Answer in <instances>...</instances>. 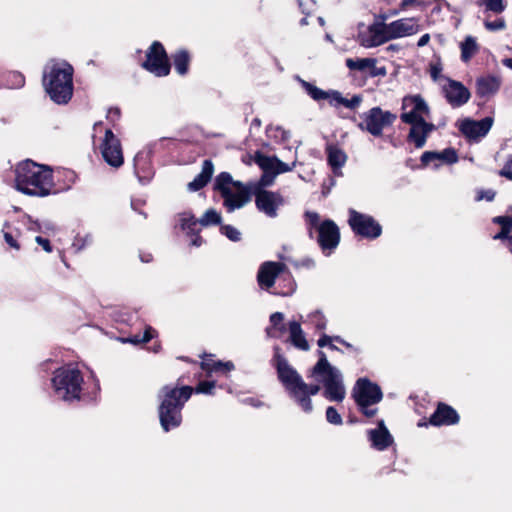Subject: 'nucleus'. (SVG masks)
Masks as SVG:
<instances>
[{"instance_id":"nucleus-57","label":"nucleus","mask_w":512,"mask_h":512,"mask_svg":"<svg viewBox=\"0 0 512 512\" xmlns=\"http://www.w3.org/2000/svg\"><path fill=\"white\" fill-rule=\"evenodd\" d=\"M332 342V336H329L327 334H322L320 338L317 340V345L320 348H323L325 346H328Z\"/></svg>"},{"instance_id":"nucleus-47","label":"nucleus","mask_w":512,"mask_h":512,"mask_svg":"<svg viewBox=\"0 0 512 512\" xmlns=\"http://www.w3.org/2000/svg\"><path fill=\"white\" fill-rule=\"evenodd\" d=\"M274 178L273 173H263L258 183L252 184L249 188L260 187L264 189V187L270 186L273 183Z\"/></svg>"},{"instance_id":"nucleus-40","label":"nucleus","mask_w":512,"mask_h":512,"mask_svg":"<svg viewBox=\"0 0 512 512\" xmlns=\"http://www.w3.org/2000/svg\"><path fill=\"white\" fill-rule=\"evenodd\" d=\"M276 157L258 155L257 164L263 170V173H274Z\"/></svg>"},{"instance_id":"nucleus-2","label":"nucleus","mask_w":512,"mask_h":512,"mask_svg":"<svg viewBox=\"0 0 512 512\" xmlns=\"http://www.w3.org/2000/svg\"><path fill=\"white\" fill-rule=\"evenodd\" d=\"M179 377L175 384L164 385L158 393V416L165 432L178 428L183 420L182 410L193 394V387L183 384Z\"/></svg>"},{"instance_id":"nucleus-28","label":"nucleus","mask_w":512,"mask_h":512,"mask_svg":"<svg viewBox=\"0 0 512 512\" xmlns=\"http://www.w3.org/2000/svg\"><path fill=\"white\" fill-rule=\"evenodd\" d=\"M296 288V283L287 266L285 265V269L279 275L278 280L276 281V286L272 291V294L279 296H289L291 295Z\"/></svg>"},{"instance_id":"nucleus-4","label":"nucleus","mask_w":512,"mask_h":512,"mask_svg":"<svg viewBox=\"0 0 512 512\" xmlns=\"http://www.w3.org/2000/svg\"><path fill=\"white\" fill-rule=\"evenodd\" d=\"M74 68L67 61L50 60L44 67L42 84L50 99L58 105H66L73 97Z\"/></svg>"},{"instance_id":"nucleus-38","label":"nucleus","mask_w":512,"mask_h":512,"mask_svg":"<svg viewBox=\"0 0 512 512\" xmlns=\"http://www.w3.org/2000/svg\"><path fill=\"white\" fill-rule=\"evenodd\" d=\"M234 182L232 176L228 172H221L217 175L214 183V189L219 191L221 196L225 194V191H229L232 188L230 185L234 187Z\"/></svg>"},{"instance_id":"nucleus-55","label":"nucleus","mask_w":512,"mask_h":512,"mask_svg":"<svg viewBox=\"0 0 512 512\" xmlns=\"http://www.w3.org/2000/svg\"><path fill=\"white\" fill-rule=\"evenodd\" d=\"M4 239L10 247L15 248L17 250L20 249V245L10 232H4Z\"/></svg>"},{"instance_id":"nucleus-42","label":"nucleus","mask_w":512,"mask_h":512,"mask_svg":"<svg viewBox=\"0 0 512 512\" xmlns=\"http://www.w3.org/2000/svg\"><path fill=\"white\" fill-rule=\"evenodd\" d=\"M214 388V381H201L195 388H193V393L212 395Z\"/></svg>"},{"instance_id":"nucleus-11","label":"nucleus","mask_w":512,"mask_h":512,"mask_svg":"<svg viewBox=\"0 0 512 512\" xmlns=\"http://www.w3.org/2000/svg\"><path fill=\"white\" fill-rule=\"evenodd\" d=\"M142 67L157 77H164L170 73L171 65L162 43L154 41L146 52V59Z\"/></svg>"},{"instance_id":"nucleus-7","label":"nucleus","mask_w":512,"mask_h":512,"mask_svg":"<svg viewBox=\"0 0 512 512\" xmlns=\"http://www.w3.org/2000/svg\"><path fill=\"white\" fill-rule=\"evenodd\" d=\"M352 397L360 412L365 417L372 418L375 416L377 409L370 408V406L379 403L383 398V394L381 388L376 383L371 382L367 378H360L353 388Z\"/></svg>"},{"instance_id":"nucleus-20","label":"nucleus","mask_w":512,"mask_h":512,"mask_svg":"<svg viewBox=\"0 0 512 512\" xmlns=\"http://www.w3.org/2000/svg\"><path fill=\"white\" fill-rule=\"evenodd\" d=\"M492 125L491 117L481 120L465 119L460 124L459 130L467 139L477 142L488 134Z\"/></svg>"},{"instance_id":"nucleus-9","label":"nucleus","mask_w":512,"mask_h":512,"mask_svg":"<svg viewBox=\"0 0 512 512\" xmlns=\"http://www.w3.org/2000/svg\"><path fill=\"white\" fill-rule=\"evenodd\" d=\"M348 215V225L356 236L375 240L382 234V226L371 215L352 208L349 209Z\"/></svg>"},{"instance_id":"nucleus-36","label":"nucleus","mask_w":512,"mask_h":512,"mask_svg":"<svg viewBox=\"0 0 512 512\" xmlns=\"http://www.w3.org/2000/svg\"><path fill=\"white\" fill-rule=\"evenodd\" d=\"M476 4L484 7L486 12L496 15L503 13L507 8V0H477Z\"/></svg>"},{"instance_id":"nucleus-60","label":"nucleus","mask_w":512,"mask_h":512,"mask_svg":"<svg viewBox=\"0 0 512 512\" xmlns=\"http://www.w3.org/2000/svg\"><path fill=\"white\" fill-rule=\"evenodd\" d=\"M416 0H402L400 3V9L406 10L410 5L414 4Z\"/></svg>"},{"instance_id":"nucleus-43","label":"nucleus","mask_w":512,"mask_h":512,"mask_svg":"<svg viewBox=\"0 0 512 512\" xmlns=\"http://www.w3.org/2000/svg\"><path fill=\"white\" fill-rule=\"evenodd\" d=\"M309 319L317 330H324L326 328L327 320L321 312L316 311L312 313Z\"/></svg>"},{"instance_id":"nucleus-37","label":"nucleus","mask_w":512,"mask_h":512,"mask_svg":"<svg viewBox=\"0 0 512 512\" xmlns=\"http://www.w3.org/2000/svg\"><path fill=\"white\" fill-rule=\"evenodd\" d=\"M202 369L208 372H230L234 369V364L231 361L222 362V361H203L201 363Z\"/></svg>"},{"instance_id":"nucleus-13","label":"nucleus","mask_w":512,"mask_h":512,"mask_svg":"<svg viewBox=\"0 0 512 512\" xmlns=\"http://www.w3.org/2000/svg\"><path fill=\"white\" fill-rule=\"evenodd\" d=\"M252 193L255 196L256 208L269 218L277 217L279 208L285 204V199L279 192L254 187Z\"/></svg>"},{"instance_id":"nucleus-48","label":"nucleus","mask_w":512,"mask_h":512,"mask_svg":"<svg viewBox=\"0 0 512 512\" xmlns=\"http://www.w3.org/2000/svg\"><path fill=\"white\" fill-rule=\"evenodd\" d=\"M9 79L11 80V88H21L25 84V77L19 72H11Z\"/></svg>"},{"instance_id":"nucleus-62","label":"nucleus","mask_w":512,"mask_h":512,"mask_svg":"<svg viewBox=\"0 0 512 512\" xmlns=\"http://www.w3.org/2000/svg\"><path fill=\"white\" fill-rule=\"evenodd\" d=\"M343 346H345L348 350L353 352H359V349L354 347L351 343L344 340V343H342Z\"/></svg>"},{"instance_id":"nucleus-50","label":"nucleus","mask_w":512,"mask_h":512,"mask_svg":"<svg viewBox=\"0 0 512 512\" xmlns=\"http://www.w3.org/2000/svg\"><path fill=\"white\" fill-rule=\"evenodd\" d=\"M499 175L512 180V155L508 157L504 166L500 170Z\"/></svg>"},{"instance_id":"nucleus-3","label":"nucleus","mask_w":512,"mask_h":512,"mask_svg":"<svg viewBox=\"0 0 512 512\" xmlns=\"http://www.w3.org/2000/svg\"><path fill=\"white\" fill-rule=\"evenodd\" d=\"M15 186L29 196H48L54 190L52 170L30 159L21 161L15 168Z\"/></svg>"},{"instance_id":"nucleus-32","label":"nucleus","mask_w":512,"mask_h":512,"mask_svg":"<svg viewBox=\"0 0 512 512\" xmlns=\"http://www.w3.org/2000/svg\"><path fill=\"white\" fill-rule=\"evenodd\" d=\"M270 326L266 328V333L271 338H280L286 332V326L283 323L284 314L275 312L270 315Z\"/></svg>"},{"instance_id":"nucleus-39","label":"nucleus","mask_w":512,"mask_h":512,"mask_svg":"<svg viewBox=\"0 0 512 512\" xmlns=\"http://www.w3.org/2000/svg\"><path fill=\"white\" fill-rule=\"evenodd\" d=\"M156 334V331L151 326H146L143 334H134L129 336L124 342L132 344H141L149 342Z\"/></svg>"},{"instance_id":"nucleus-63","label":"nucleus","mask_w":512,"mask_h":512,"mask_svg":"<svg viewBox=\"0 0 512 512\" xmlns=\"http://www.w3.org/2000/svg\"><path fill=\"white\" fill-rule=\"evenodd\" d=\"M301 264L305 267L310 268V267L314 266V261L312 259H305L302 261Z\"/></svg>"},{"instance_id":"nucleus-53","label":"nucleus","mask_w":512,"mask_h":512,"mask_svg":"<svg viewBox=\"0 0 512 512\" xmlns=\"http://www.w3.org/2000/svg\"><path fill=\"white\" fill-rule=\"evenodd\" d=\"M121 111L118 107H111L107 113V119L111 122H115L120 119Z\"/></svg>"},{"instance_id":"nucleus-27","label":"nucleus","mask_w":512,"mask_h":512,"mask_svg":"<svg viewBox=\"0 0 512 512\" xmlns=\"http://www.w3.org/2000/svg\"><path fill=\"white\" fill-rule=\"evenodd\" d=\"M369 440L372 446L377 450L387 449L393 442L392 436L385 427L384 422H379V429H372L369 432Z\"/></svg>"},{"instance_id":"nucleus-26","label":"nucleus","mask_w":512,"mask_h":512,"mask_svg":"<svg viewBox=\"0 0 512 512\" xmlns=\"http://www.w3.org/2000/svg\"><path fill=\"white\" fill-rule=\"evenodd\" d=\"M502 84L500 76L487 74L476 79V94L480 98H488L495 95Z\"/></svg>"},{"instance_id":"nucleus-35","label":"nucleus","mask_w":512,"mask_h":512,"mask_svg":"<svg viewBox=\"0 0 512 512\" xmlns=\"http://www.w3.org/2000/svg\"><path fill=\"white\" fill-rule=\"evenodd\" d=\"M461 60L468 62L477 53L478 45L476 39L472 36H467L460 44Z\"/></svg>"},{"instance_id":"nucleus-46","label":"nucleus","mask_w":512,"mask_h":512,"mask_svg":"<svg viewBox=\"0 0 512 512\" xmlns=\"http://www.w3.org/2000/svg\"><path fill=\"white\" fill-rule=\"evenodd\" d=\"M325 416H326L327 422H329L330 424H333V425H341L342 424V417L333 406L327 407Z\"/></svg>"},{"instance_id":"nucleus-15","label":"nucleus","mask_w":512,"mask_h":512,"mask_svg":"<svg viewBox=\"0 0 512 512\" xmlns=\"http://www.w3.org/2000/svg\"><path fill=\"white\" fill-rule=\"evenodd\" d=\"M285 269L282 262L266 261L263 262L257 272V283L265 291L272 293L276 286V281Z\"/></svg>"},{"instance_id":"nucleus-29","label":"nucleus","mask_w":512,"mask_h":512,"mask_svg":"<svg viewBox=\"0 0 512 512\" xmlns=\"http://www.w3.org/2000/svg\"><path fill=\"white\" fill-rule=\"evenodd\" d=\"M214 172V165L211 160L206 159L202 164L201 172L188 184V189L196 192L204 188L210 181Z\"/></svg>"},{"instance_id":"nucleus-18","label":"nucleus","mask_w":512,"mask_h":512,"mask_svg":"<svg viewBox=\"0 0 512 512\" xmlns=\"http://www.w3.org/2000/svg\"><path fill=\"white\" fill-rule=\"evenodd\" d=\"M234 190L225 191L221 197L224 202L223 205L226 208L227 212H233L236 209H240L247 202L250 201L252 193V188L243 185L241 182H234Z\"/></svg>"},{"instance_id":"nucleus-61","label":"nucleus","mask_w":512,"mask_h":512,"mask_svg":"<svg viewBox=\"0 0 512 512\" xmlns=\"http://www.w3.org/2000/svg\"><path fill=\"white\" fill-rule=\"evenodd\" d=\"M275 132L280 134L281 140H283V141H285V140H287L289 138L288 133L284 129L280 128V127H277L275 129Z\"/></svg>"},{"instance_id":"nucleus-5","label":"nucleus","mask_w":512,"mask_h":512,"mask_svg":"<svg viewBox=\"0 0 512 512\" xmlns=\"http://www.w3.org/2000/svg\"><path fill=\"white\" fill-rule=\"evenodd\" d=\"M305 227L309 238L316 239L325 255H330L339 245L340 230L331 219L320 220V215L315 211H305Z\"/></svg>"},{"instance_id":"nucleus-45","label":"nucleus","mask_w":512,"mask_h":512,"mask_svg":"<svg viewBox=\"0 0 512 512\" xmlns=\"http://www.w3.org/2000/svg\"><path fill=\"white\" fill-rule=\"evenodd\" d=\"M484 27L489 31H500L506 28V22L503 17H498L493 21L485 20Z\"/></svg>"},{"instance_id":"nucleus-49","label":"nucleus","mask_w":512,"mask_h":512,"mask_svg":"<svg viewBox=\"0 0 512 512\" xmlns=\"http://www.w3.org/2000/svg\"><path fill=\"white\" fill-rule=\"evenodd\" d=\"M438 152H435V151H425L422 155H421V163L423 166H428L429 164H431L432 162H435V161H438Z\"/></svg>"},{"instance_id":"nucleus-25","label":"nucleus","mask_w":512,"mask_h":512,"mask_svg":"<svg viewBox=\"0 0 512 512\" xmlns=\"http://www.w3.org/2000/svg\"><path fill=\"white\" fill-rule=\"evenodd\" d=\"M429 422L433 426H449L459 422L457 411L445 403H438L436 410L430 416Z\"/></svg>"},{"instance_id":"nucleus-56","label":"nucleus","mask_w":512,"mask_h":512,"mask_svg":"<svg viewBox=\"0 0 512 512\" xmlns=\"http://www.w3.org/2000/svg\"><path fill=\"white\" fill-rule=\"evenodd\" d=\"M36 242L46 251V252H51L52 251V246H51V243L48 239L46 238H43L41 236H37L36 237Z\"/></svg>"},{"instance_id":"nucleus-52","label":"nucleus","mask_w":512,"mask_h":512,"mask_svg":"<svg viewBox=\"0 0 512 512\" xmlns=\"http://www.w3.org/2000/svg\"><path fill=\"white\" fill-rule=\"evenodd\" d=\"M441 72H442V67H441L440 64L431 65V67H430V75H431V78L434 81H437L440 78H443V79L446 78V77L441 75Z\"/></svg>"},{"instance_id":"nucleus-54","label":"nucleus","mask_w":512,"mask_h":512,"mask_svg":"<svg viewBox=\"0 0 512 512\" xmlns=\"http://www.w3.org/2000/svg\"><path fill=\"white\" fill-rule=\"evenodd\" d=\"M187 233H188V234H190V235H191V237H192L191 244H192L193 246L199 247V246H201V245H202V243H203V239H202V237L199 235V229H198V227H196V231H194V232H189V231H187Z\"/></svg>"},{"instance_id":"nucleus-10","label":"nucleus","mask_w":512,"mask_h":512,"mask_svg":"<svg viewBox=\"0 0 512 512\" xmlns=\"http://www.w3.org/2000/svg\"><path fill=\"white\" fill-rule=\"evenodd\" d=\"M396 119V114L390 111H384L380 107H373L363 114V122L359 123L358 127L360 130L367 131L374 137H381L383 129L391 126Z\"/></svg>"},{"instance_id":"nucleus-14","label":"nucleus","mask_w":512,"mask_h":512,"mask_svg":"<svg viewBox=\"0 0 512 512\" xmlns=\"http://www.w3.org/2000/svg\"><path fill=\"white\" fill-rule=\"evenodd\" d=\"M101 154L103 159L114 168H119L124 163L120 140L110 129H107L105 132V137L101 144Z\"/></svg>"},{"instance_id":"nucleus-16","label":"nucleus","mask_w":512,"mask_h":512,"mask_svg":"<svg viewBox=\"0 0 512 512\" xmlns=\"http://www.w3.org/2000/svg\"><path fill=\"white\" fill-rule=\"evenodd\" d=\"M446 83L442 86V93L447 103L453 108L465 105L471 97L469 89L461 82L445 78Z\"/></svg>"},{"instance_id":"nucleus-17","label":"nucleus","mask_w":512,"mask_h":512,"mask_svg":"<svg viewBox=\"0 0 512 512\" xmlns=\"http://www.w3.org/2000/svg\"><path fill=\"white\" fill-rule=\"evenodd\" d=\"M387 25L383 22H375L367 27L366 30L359 32L358 42L366 48H372L382 45L388 41Z\"/></svg>"},{"instance_id":"nucleus-8","label":"nucleus","mask_w":512,"mask_h":512,"mask_svg":"<svg viewBox=\"0 0 512 512\" xmlns=\"http://www.w3.org/2000/svg\"><path fill=\"white\" fill-rule=\"evenodd\" d=\"M301 83L305 92L313 100L318 102L321 100H327L330 106L334 108H338L342 105L350 110H356L363 100L362 96L359 94L353 95L350 99H347L337 90L324 91L310 82L302 81Z\"/></svg>"},{"instance_id":"nucleus-58","label":"nucleus","mask_w":512,"mask_h":512,"mask_svg":"<svg viewBox=\"0 0 512 512\" xmlns=\"http://www.w3.org/2000/svg\"><path fill=\"white\" fill-rule=\"evenodd\" d=\"M429 41H430V35L428 33H426L419 38V40L417 42V46L423 47V46L427 45Z\"/></svg>"},{"instance_id":"nucleus-6","label":"nucleus","mask_w":512,"mask_h":512,"mask_svg":"<svg viewBox=\"0 0 512 512\" xmlns=\"http://www.w3.org/2000/svg\"><path fill=\"white\" fill-rule=\"evenodd\" d=\"M83 382L82 372L72 364L58 368L52 378L56 395L64 401L80 400Z\"/></svg>"},{"instance_id":"nucleus-23","label":"nucleus","mask_w":512,"mask_h":512,"mask_svg":"<svg viewBox=\"0 0 512 512\" xmlns=\"http://www.w3.org/2000/svg\"><path fill=\"white\" fill-rule=\"evenodd\" d=\"M386 25L390 40L411 36L420 30V25L415 18H402Z\"/></svg>"},{"instance_id":"nucleus-19","label":"nucleus","mask_w":512,"mask_h":512,"mask_svg":"<svg viewBox=\"0 0 512 512\" xmlns=\"http://www.w3.org/2000/svg\"><path fill=\"white\" fill-rule=\"evenodd\" d=\"M221 220V215L214 209L207 210L200 219H196L190 212H184L181 214L180 225L183 230L194 232L199 224L204 227L219 225Z\"/></svg>"},{"instance_id":"nucleus-64","label":"nucleus","mask_w":512,"mask_h":512,"mask_svg":"<svg viewBox=\"0 0 512 512\" xmlns=\"http://www.w3.org/2000/svg\"><path fill=\"white\" fill-rule=\"evenodd\" d=\"M504 66L508 67L509 69H512V58H506L503 60Z\"/></svg>"},{"instance_id":"nucleus-59","label":"nucleus","mask_w":512,"mask_h":512,"mask_svg":"<svg viewBox=\"0 0 512 512\" xmlns=\"http://www.w3.org/2000/svg\"><path fill=\"white\" fill-rule=\"evenodd\" d=\"M140 260L144 263H149L153 260V256L151 253L147 252H141L140 253Z\"/></svg>"},{"instance_id":"nucleus-22","label":"nucleus","mask_w":512,"mask_h":512,"mask_svg":"<svg viewBox=\"0 0 512 512\" xmlns=\"http://www.w3.org/2000/svg\"><path fill=\"white\" fill-rule=\"evenodd\" d=\"M407 125L410 126L407 142L413 144L417 149L424 147L428 136L435 130V125L427 120L408 123Z\"/></svg>"},{"instance_id":"nucleus-31","label":"nucleus","mask_w":512,"mask_h":512,"mask_svg":"<svg viewBox=\"0 0 512 512\" xmlns=\"http://www.w3.org/2000/svg\"><path fill=\"white\" fill-rule=\"evenodd\" d=\"M289 333V341L294 347L303 351H307L309 349L308 341L306 340V337L299 322H289Z\"/></svg>"},{"instance_id":"nucleus-34","label":"nucleus","mask_w":512,"mask_h":512,"mask_svg":"<svg viewBox=\"0 0 512 512\" xmlns=\"http://www.w3.org/2000/svg\"><path fill=\"white\" fill-rule=\"evenodd\" d=\"M173 64L177 73L184 76L188 73L190 65V54L187 50H179L173 56Z\"/></svg>"},{"instance_id":"nucleus-41","label":"nucleus","mask_w":512,"mask_h":512,"mask_svg":"<svg viewBox=\"0 0 512 512\" xmlns=\"http://www.w3.org/2000/svg\"><path fill=\"white\" fill-rule=\"evenodd\" d=\"M438 161L446 164H454L458 161V155L454 148H446L442 152H438Z\"/></svg>"},{"instance_id":"nucleus-24","label":"nucleus","mask_w":512,"mask_h":512,"mask_svg":"<svg viewBox=\"0 0 512 512\" xmlns=\"http://www.w3.org/2000/svg\"><path fill=\"white\" fill-rule=\"evenodd\" d=\"M377 60L374 58H347L345 64L350 71H358L368 74L371 77L384 76L386 70L384 67L376 66Z\"/></svg>"},{"instance_id":"nucleus-51","label":"nucleus","mask_w":512,"mask_h":512,"mask_svg":"<svg viewBox=\"0 0 512 512\" xmlns=\"http://www.w3.org/2000/svg\"><path fill=\"white\" fill-rule=\"evenodd\" d=\"M292 167L276 158L274 176L280 173L291 171Z\"/></svg>"},{"instance_id":"nucleus-21","label":"nucleus","mask_w":512,"mask_h":512,"mask_svg":"<svg viewBox=\"0 0 512 512\" xmlns=\"http://www.w3.org/2000/svg\"><path fill=\"white\" fill-rule=\"evenodd\" d=\"M152 147L149 146L146 149L139 151L134 157V172L139 182H149L153 175L154 169L152 166Z\"/></svg>"},{"instance_id":"nucleus-30","label":"nucleus","mask_w":512,"mask_h":512,"mask_svg":"<svg viewBox=\"0 0 512 512\" xmlns=\"http://www.w3.org/2000/svg\"><path fill=\"white\" fill-rule=\"evenodd\" d=\"M327 161L332 168L334 174L338 175L337 172L342 166L345 165L347 155L345 152L336 144H328L326 146Z\"/></svg>"},{"instance_id":"nucleus-12","label":"nucleus","mask_w":512,"mask_h":512,"mask_svg":"<svg viewBox=\"0 0 512 512\" xmlns=\"http://www.w3.org/2000/svg\"><path fill=\"white\" fill-rule=\"evenodd\" d=\"M430 115V109L420 95H407L401 103L400 120L404 124L426 120Z\"/></svg>"},{"instance_id":"nucleus-1","label":"nucleus","mask_w":512,"mask_h":512,"mask_svg":"<svg viewBox=\"0 0 512 512\" xmlns=\"http://www.w3.org/2000/svg\"><path fill=\"white\" fill-rule=\"evenodd\" d=\"M271 365L275 368L277 378L288 397L304 412L311 413V397L319 393L323 386V397L329 401L342 402L346 395L343 376L339 369L331 365L322 350L317 351L318 361L310 370L309 377L316 384H307L297 370L282 355L279 346L274 347Z\"/></svg>"},{"instance_id":"nucleus-44","label":"nucleus","mask_w":512,"mask_h":512,"mask_svg":"<svg viewBox=\"0 0 512 512\" xmlns=\"http://www.w3.org/2000/svg\"><path fill=\"white\" fill-rule=\"evenodd\" d=\"M220 231L231 241L237 242L241 238L240 232L231 225H221Z\"/></svg>"},{"instance_id":"nucleus-33","label":"nucleus","mask_w":512,"mask_h":512,"mask_svg":"<svg viewBox=\"0 0 512 512\" xmlns=\"http://www.w3.org/2000/svg\"><path fill=\"white\" fill-rule=\"evenodd\" d=\"M493 222L501 226V230L494 236V239H506L512 244V217L497 216Z\"/></svg>"}]
</instances>
